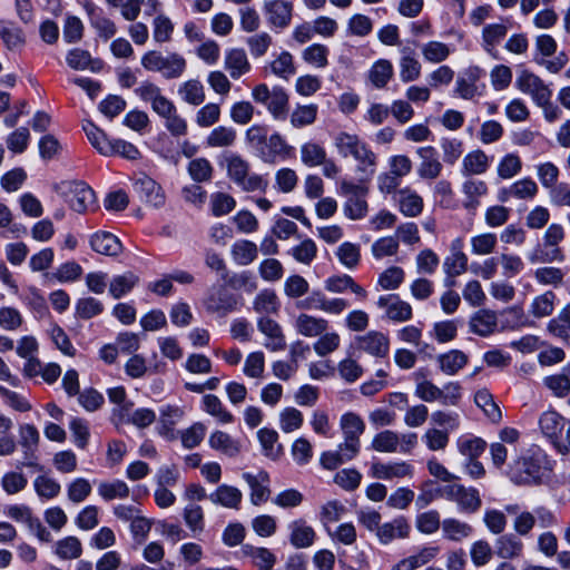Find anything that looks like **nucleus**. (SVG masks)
<instances>
[{"label":"nucleus","instance_id":"1","mask_svg":"<svg viewBox=\"0 0 570 570\" xmlns=\"http://www.w3.org/2000/svg\"><path fill=\"white\" fill-rule=\"evenodd\" d=\"M340 428L344 438L343 442L335 451L323 452L320 459L321 465L326 470H335L352 461L361 450L360 438L365 431L363 419L354 412L344 413L340 420Z\"/></svg>","mask_w":570,"mask_h":570},{"label":"nucleus","instance_id":"2","mask_svg":"<svg viewBox=\"0 0 570 570\" xmlns=\"http://www.w3.org/2000/svg\"><path fill=\"white\" fill-rule=\"evenodd\" d=\"M334 146L342 157L352 156L358 163L357 169L366 176L367 180L374 175L376 155L357 135L341 131L334 137Z\"/></svg>","mask_w":570,"mask_h":570},{"label":"nucleus","instance_id":"3","mask_svg":"<svg viewBox=\"0 0 570 570\" xmlns=\"http://www.w3.org/2000/svg\"><path fill=\"white\" fill-rule=\"evenodd\" d=\"M141 66L148 71L160 72L166 79H176L185 72L187 62L177 52L163 56L159 51L150 50L141 57Z\"/></svg>","mask_w":570,"mask_h":570},{"label":"nucleus","instance_id":"4","mask_svg":"<svg viewBox=\"0 0 570 570\" xmlns=\"http://www.w3.org/2000/svg\"><path fill=\"white\" fill-rule=\"evenodd\" d=\"M228 177L244 191H265L268 183L261 175L249 174V163L239 155L226 158Z\"/></svg>","mask_w":570,"mask_h":570},{"label":"nucleus","instance_id":"5","mask_svg":"<svg viewBox=\"0 0 570 570\" xmlns=\"http://www.w3.org/2000/svg\"><path fill=\"white\" fill-rule=\"evenodd\" d=\"M252 98L265 106L274 119L284 120L287 117L289 98L283 88L269 89L267 85L259 83L253 88Z\"/></svg>","mask_w":570,"mask_h":570},{"label":"nucleus","instance_id":"6","mask_svg":"<svg viewBox=\"0 0 570 570\" xmlns=\"http://www.w3.org/2000/svg\"><path fill=\"white\" fill-rule=\"evenodd\" d=\"M507 475L514 484L532 485L542 482L544 471L537 460L520 458L509 465Z\"/></svg>","mask_w":570,"mask_h":570},{"label":"nucleus","instance_id":"7","mask_svg":"<svg viewBox=\"0 0 570 570\" xmlns=\"http://www.w3.org/2000/svg\"><path fill=\"white\" fill-rule=\"evenodd\" d=\"M564 425V417L554 410H548L539 417L541 433L563 454L568 453L567 446L561 442Z\"/></svg>","mask_w":570,"mask_h":570},{"label":"nucleus","instance_id":"8","mask_svg":"<svg viewBox=\"0 0 570 570\" xmlns=\"http://www.w3.org/2000/svg\"><path fill=\"white\" fill-rule=\"evenodd\" d=\"M515 87L523 94L529 95L533 102H546L547 99H551L552 91L544 81L533 72L522 70L517 79Z\"/></svg>","mask_w":570,"mask_h":570},{"label":"nucleus","instance_id":"9","mask_svg":"<svg viewBox=\"0 0 570 570\" xmlns=\"http://www.w3.org/2000/svg\"><path fill=\"white\" fill-rule=\"evenodd\" d=\"M484 76V70L478 66H470L462 70L455 81L454 92L462 99L471 100L482 95L484 86L478 82Z\"/></svg>","mask_w":570,"mask_h":570},{"label":"nucleus","instance_id":"10","mask_svg":"<svg viewBox=\"0 0 570 570\" xmlns=\"http://www.w3.org/2000/svg\"><path fill=\"white\" fill-rule=\"evenodd\" d=\"M263 11L273 30H284L292 22L293 3L286 0H267L264 2Z\"/></svg>","mask_w":570,"mask_h":570},{"label":"nucleus","instance_id":"11","mask_svg":"<svg viewBox=\"0 0 570 570\" xmlns=\"http://www.w3.org/2000/svg\"><path fill=\"white\" fill-rule=\"evenodd\" d=\"M66 187L69 205L75 212L82 214L95 205V193L85 181H68Z\"/></svg>","mask_w":570,"mask_h":570},{"label":"nucleus","instance_id":"12","mask_svg":"<svg viewBox=\"0 0 570 570\" xmlns=\"http://www.w3.org/2000/svg\"><path fill=\"white\" fill-rule=\"evenodd\" d=\"M204 306L208 313L224 317L236 309L237 299L224 287H217L205 298Z\"/></svg>","mask_w":570,"mask_h":570},{"label":"nucleus","instance_id":"13","mask_svg":"<svg viewBox=\"0 0 570 570\" xmlns=\"http://www.w3.org/2000/svg\"><path fill=\"white\" fill-rule=\"evenodd\" d=\"M377 306L384 309L385 316L393 322H406L413 316L412 306L396 294L380 296Z\"/></svg>","mask_w":570,"mask_h":570},{"label":"nucleus","instance_id":"14","mask_svg":"<svg viewBox=\"0 0 570 570\" xmlns=\"http://www.w3.org/2000/svg\"><path fill=\"white\" fill-rule=\"evenodd\" d=\"M257 328L265 336L264 346L278 352L286 348V338L282 326L269 316H261L257 320Z\"/></svg>","mask_w":570,"mask_h":570},{"label":"nucleus","instance_id":"15","mask_svg":"<svg viewBox=\"0 0 570 570\" xmlns=\"http://www.w3.org/2000/svg\"><path fill=\"white\" fill-rule=\"evenodd\" d=\"M371 475L381 480L412 479L414 468L405 461L374 462L371 466Z\"/></svg>","mask_w":570,"mask_h":570},{"label":"nucleus","instance_id":"16","mask_svg":"<svg viewBox=\"0 0 570 570\" xmlns=\"http://www.w3.org/2000/svg\"><path fill=\"white\" fill-rule=\"evenodd\" d=\"M357 348L374 357H385L390 351V340L382 332L370 331L356 337Z\"/></svg>","mask_w":570,"mask_h":570},{"label":"nucleus","instance_id":"17","mask_svg":"<svg viewBox=\"0 0 570 570\" xmlns=\"http://www.w3.org/2000/svg\"><path fill=\"white\" fill-rule=\"evenodd\" d=\"M416 154L421 159L417 175L423 179H435L442 171V164L439 160L438 151L432 146L419 147Z\"/></svg>","mask_w":570,"mask_h":570},{"label":"nucleus","instance_id":"18","mask_svg":"<svg viewBox=\"0 0 570 570\" xmlns=\"http://www.w3.org/2000/svg\"><path fill=\"white\" fill-rule=\"evenodd\" d=\"M243 479L247 482L250 489V502L254 505L265 503L271 494L269 490V475L265 471H259L257 474L249 472L243 473Z\"/></svg>","mask_w":570,"mask_h":570},{"label":"nucleus","instance_id":"19","mask_svg":"<svg viewBox=\"0 0 570 570\" xmlns=\"http://www.w3.org/2000/svg\"><path fill=\"white\" fill-rule=\"evenodd\" d=\"M134 189L146 203L154 207H159L165 203L161 187L147 175H140L135 179Z\"/></svg>","mask_w":570,"mask_h":570},{"label":"nucleus","instance_id":"20","mask_svg":"<svg viewBox=\"0 0 570 570\" xmlns=\"http://www.w3.org/2000/svg\"><path fill=\"white\" fill-rule=\"evenodd\" d=\"M490 166L491 157L482 149H474L463 157L460 171L463 177L481 176L489 170Z\"/></svg>","mask_w":570,"mask_h":570},{"label":"nucleus","instance_id":"21","mask_svg":"<svg viewBox=\"0 0 570 570\" xmlns=\"http://www.w3.org/2000/svg\"><path fill=\"white\" fill-rule=\"evenodd\" d=\"M465 180L462 183V193L465 197L463 207L466 210H475L480 204L481 198L487 196L489 193L488 184L484 180L476 179L473 177H464Z\"/></svg>","mask_w":570,"mask_h":570},{"label":"nucleus","instance_id":"22","mask_svg":"<svg viewBox=\"0 0 570 570\" xmlns=\"http://www.w3.org/2000/svg\"><path fill=\"white\" fill-rule=\"evenodd\" d=\"M411 525L405 517H396L390 522L381 524L377 529V539L381 543L387 544L395 539H405L410 535Z\"/></svg>","mask_w":570,"mask_h":570},{"label":"nucleus","instance_id":"23","mask_svg":"<svg viewBox=\"0 0 570 570\" xmlns=\"http://www.w3.org/2000/svg\"><path fill=\"white\" fill-rule=\"evenodd\" d=\"M469 327L473 334L483 337L489 336L498 327V315L491 309H479L470 317Z\"/></svg>","mask_w":570,"mask_h":570},{"label":"nucleus","instance_id":"24","mask_svg":"<svg viewBox=\"0 0 570 570\" xmlns=\"http://www.w3.org/2000/svg\"><path fill=\"white\" fill-rule=\"evenodd\" d=\"M523 550L524 544L517 533H502L494 542L495 554L504 560L520 558Z\"/></svg>","mask_w":570,"mask_h":570},{"label":"nucleus","instance_id":"25","mask_svg":"<svg viewBox=\"0 0 570 570\" xmlns=\"http://www.w3.org/2000/svg\"><path fill=\"white\" fill-rule=\"evenodd\" d=\"M296 332L305 337H316L328 328V321L306 313H301L294 321Z\"/></svg>","mask_w":570,"mask_h":570},{"label":"nucleus","instance_id":"26","mask_svg":"<svg viewBox=\"0 0 570 570\" xmlns=\"http://www.w3.org/2000/svg\"><path fill=\"white\" fill-rule=\"evenodd\" d=\"M208 444L213 450L228 458H236L242 450L239 440L220 430H216L209 435Z\"/></svg>","mask_w":570,"mask_h":570},{"label":"nucleus","instance_id":"27","mask_svg":"<svg viewBox=\"0 0 570 570\" xmlns=\"http://www.w3.org/2000/svg\"><path fill=\"white\" fill-rule=\"evenodd\" d=\"M289 542L296 549H305L313 546L316 533L307 525L306 521L299 519L288 524Z\"/></svg>","mask_w":570,"mask_h":570},{"label":"nucleus","instance_id":"28","mask_svg":"<svg viewBox=\"0 0 570 570\" xmlns=\"http://www.w3.org/2000/svg\"><path fill=\"white\" fill-rule=\"evenodd\" d=\"M400 78L403 82H412L420 78L422 66L410 47L400 50Z\"/></svg>","mask_w":570,"mask_h":570},{"label":"nucleus","instance_id":"29","mask_svg":"<svg viewBox=\"0 0 570 570\" xmlns=\"http://www.w3.org/2000/svg\"><path fill=\"white\" fill-rule=\"evenodd\" d=\"M208 498L214 504H218L227 509L239 510L243 493L236 487L220 484L209 494Z\"/></svg>","mask_w":570,"mask_h":570},{"label":"nucleus","instance_id":"30","mask_svg":"<svg viewBox=\"0 0 570 570\" xmlns=\"http://www.w3.org/2000/svg\"><path fill=\"white\" fill-rule=\"evenodd\" d=\"M224 67L233 79H238L250 70V63L244 49H229L225 53Z\"/></svg>","mask_w":570,"mask_h":570},{"label":"nucleus","instance_id":"31","mask_svg":"<svg viewBox=\"0 0 570 570\" xmlns=\"http://www.w3.org/2000/svg\"><path fill=\"white\" fill-rule=\"evenodd\" d=\"M292 149V146L278 132H274L267 137L264 150H261V159L265 163H274L277 157L289 156Z\"/></svg>","mask_w":570,"mask_h":570},{"label":"nucleus","instance_id":"32","mask_svg":"<svg viewBox=\"0 0 570 570\" xmlns=\"http://www.w3.org/2000/svg\"><path fill=\"white\" fill-rule=\"evenodd\" d=\"M242 552L250 559L257 570H274L276 556L269 549L247 543L242 547Z\"/></svg>","mask_w":570,"mask_h":570},{"label":"nucleus","instance_id":"33","mask_svg":"<svg viewBox=\"0 0 570 570\" xmlns=\"http://www.w3.org/2000/svg\"><path fill=\"white\" fill-rule=\"evenodd\" d=\"M91 248L101 255L117 256L121 253V243L108 232L95 233L90 238Z\"/></svg>","mask_w":570,"mask_h":570},{"label":"nucleus","instance_id":"34","mask_svg":"<svg viewBox=\"0 0 570 570\" xmlns=\"http://www.w3.org/2000/svg\"><path fill=\"white\" fill-rule=\"evenodd\" d=\"M85 9L90 17L91 26L97 30L100 38L110 39L117 32V27L112 20L98 12L96 6L91 2L85 4Z\"/></svg>","mask_w":570,"mask_h":570},{"label":"nucleus","instance_id":"35","mask_svg":"<svg viewBox=\"0 0 570 570\" xmlns=\"http://www.w3.org/2000/svg\"><path fill=\"white\" fill-rule=\"evenodd\" d=\"M393 65L387 59L376 60L367 72V79L375 89H383L393 78Z\"/></svg>","mask_w":570,"mask_h":570},{"label":"nucleus","instance_id":"36","mask_svg":"<svg viewBox=\"0 0 570 570\" xmlns=\"http://www.w3.org/2000/svg\"><path fill=\"white\" fill-rule=\"evenodd\" d=\"M400 210L407 217H416L423 210V199L413 189L405 187L397 191Z\"/></svg>","mask_w":570,"mask_h":570},{"label":"nucleus","instance_id":"37","mask_svg":"<svg viewBox=\"0 0 570 570\" xmlns=\"http://www.w3.org/2000/svg\"><path fill=\"white\" fill-rule=\"evenodd\" d=\"M508 27L504 23H490L482 29V48L497 58V46L505 38Z\"/></svg>","mask_w":570,"mask_h":570},{"label":"nucleus","instance_id":"38","mask_svg":"<svg viewBox=\"0 0 570 570\" xmlns=\"http://www.w3.org/2000/svg\"><path fill=\"white\" fill-rule=\"evenodd\" d=\"M202 407L220 424H230L235 420L234 415L226 409L220 399L214 394L203 396Z\"/></svg>","mask_w":570,"mask_h":570},{"label":"nucleus","instance_id":"39","mask_svg":"<svg viewBox=\"0 0 570 570\" xmlns=\"http://www.w3.org/2000/svg\"><path fill=\"white\" fill-rule=\"evenodd\" d=\"M440 370L446 375H454L468 364V355L460 350H451L436 358Z\"/></svg>","mask_w":570,"mask_h":570},{"label":"nucleus","instance_id":"40","mask_svg":"<svg viewBox=\"0 0 570 570\" xmlns=\"http://www.w3.org/2000/svg\"><path fill=\"white\" fill-rule=\"evenodd\" d=\"M184 416V410L176 405H165L160 409L159 434L174 438V428Z\"/></svg>","mask_w":570,"mask_h":570},{"label":"nucleus","instance_id":"41","mask_svg":"<svg viewBox=\"0 0 570 570\" xmlns=\"http://www.w3.org/2000/svg\"><path fill=\"white\" fill-rule=\"evenodd\" d=\"M237 138V132L233 127L217 126L210 130L205 139V144L210 148L232 147Z\"/></svg>","mask_w":570,"mask_h":570},{"label":"nucleus","instance_id":"42","mask_svg":"<svg viewBox=\"0 0 570 570\" xmlns=\"http://www.w3.org/2000/svg\"><path fill=\"white\" fill-rule=\"evenodd\" d=\"M547 331L554 337L568 341L570 338V303L560 309L558 315L547 324Z\"/></svg>","mask_w":570,"mask_h":570},{"label":"nucleus","instance_id":"43","mask_svg":"<svg viewBox=\"0 0 570 570\" xmlns=\"http://www.w3.org/2000/svg\"><path fill=\"white\" fill-rule=\"evenodd\" d=\"M181 100L191 106H200L205 99V89L198 79H189L178 87Z\"/></svg>","mask_w":570,"mask_h":570},{"label":"nucleus","instance_id":"44","mask_svg":"<svg viewBox=\"0 0 570 570\" xmlns=\"http://www.w3.org/2000/svg\"><path fill=\"white\" fill-rule=\"evenodd\" d=\"M230 254L237 265L246 266L257 258L258 248L254 242L240 239L232 245Z\"/></svg>","mask_w":570,"mask_h":570},{"label":"nucleus","instance_id":"45","mask_svg":"<svg viewBox=\"0 0 570 570\" xmlns=\"http://www.w3.org/2000/svg\"><path fill=\"white\" fill-rule=\"evenodd\" d=\"M139 283V276L132 272H126L122 275H116L109 283V294L119 299L130 293Z\"/></svg>","mask_w":570,"mask_h":570},{"label":"nucleus","instance_id":"46","mask_svg":"<svg viewBox=\"0 0 570 570\" xmlns=\"http://www.w3.org/2000/svg\"><path fill=\"white\" fill-rule=\"evenodd\" d=\"M253 309L262 316L277 314L279 301L273 289L261 291L253 301Z\"/></svg>","mask_w":570,"mask_h":570},{"label":"nucleus","instance_id":"47","mask_svg":"<svg viewBox=\"0 0 570 570\" xmlns=\"http://www.w3.org/2000/svg\"><path fill=\"white\" fill-rule=\"evenodd\" d=\"M556 301L557 295L552 291H547L532 299L529 313L535 318L548 317L554 311Z\"/></svg>","mask_w":570,"mask_h":570},{"label":"nucleus","instance_id":"48","mask_svg":"<svg viewBox=\"0 0 570 570\" xmlns=\"http://www.w3.org/2000/svg\"><path fill=\"white\" fill-rule=\"evenodd\" d=\"M456 448L466 460L478 459L484 452L487 442L479 436L461 435L456 440Z\"/></svg>","mask_w":570,"mask_h":570},{"label":"nucleus","instance_id":"49","mask_svg":"<svg viewBox=\"0 0 570 570\" xmlns=\"http://www.w3.org/2000/svg\"><path fill=\"white\" fill-rule=\"evenodd\" d=\"M299 153L302 163L307 167H318L327 157L325 148L315 141L304 142Z\"/></svg>","mask_w":570,"mask_h":570},{"label":"nucleus","instance_id":"50","mask_svg":"<svg viewBox=\"0 0 570 570\" xmlns=\"http://www.w3.org/2000/svg\"><path fill=\"white\" fill-rule=\"evenodd\" d=\"M441 527L444 538L451 541H461L470 537L473 531L469 523L454 518L444 519Z\"/></svg>","mask_w":570,"mask_h":570},{"label":"nucleus","instance_id":"51","mask_svg":"<svg viewBox=\"0 0 570 570\" xmlns=\"http://www.w3.org/2000/svg\"><path fill=\"white\" fill-rule=\"evenodd\" d=\"M475 404L484 412V414L494 423L502 419L499 405L494 402L492 394L487 390H479L474 395Z\"/></svg>","mask_w":570,"mask_h":570},{"label":"nucleus","instance_id":"52","mask_svg":"<svg viewBox=\"0 0 570 570\" xmlns=\"http://www.w3.org/2000/svg\"><path fill=\"white\" fill-rule=\"evenodd\" d=\"M257 438L262 445L264 455L273 460L281 455L283 448L277 443L278 434L275 430L263 428L257 432Z\"/></svg>","mask_w":570,"mask_h":570},{"label":"nucleus","instance_id":"53","mask_svg":"<svg viewBox=\"0 0 570 570\" xmlns=\"http://www.w3.org/2000/svg\"><path fill=\"white\" fill-rule=\"evenodd\" d=\"M66 61L75 70H85L90 68L92 71L100 69V62L92 60L90 53L80 48H75L67 53Z\"/></svg>","mask_w":570,"mask_h":570},{"label":"nucleus","instance_id":"54","mask_svg":"<svg viewBox=\"0 0 570 570\" xmlns=\"http://www.w3.org/2000/svg\"><path fill=\"white\" fill-rule=\"evenodd\" d=\"M400 435L392 430L377 433L371 443V448L381 453H394L399 450Z\"/></svg>","mask_w":570,"mask_h":570},{"label":"nucleus","instance_id":"55","mask_svg":"<svg viewBox=\"0 0 570 570\" xmlns=\"http://www.w3.org/2000/svg\"><path fill=\"white\" fill-rule=\"evenodd\" d=\"M471 252L478 256L492 254L498 245V237L493 233H482L471 237Z\"/></svg>","mask_w":570,"mask_h":570},{"label":"nucleus","instance_id":"56","mask_svg":"<svg viewBox=\"0 0 570 570\" xmlns=\"http://www.w3.org/2000/svg\"><path fill=\"white\" fill-rule=\"evenodd\" d=\"M83 130L90 144L104 156H108L111 153L110 139L107 138L105 132L99 129L91 121H87L83 125Z\"/></svg>","mask_w":570,"mask_h":570},{"label":"nucleus","instance_id":"57","mask_svg":"<svg viewBox=\"0 0 570 570\" xmlns=\"http://www.w3.org/2000/svg\"><path fill=\"white\" fill-rule=\"evenodd\" d=\"M183 518L187 528L193 533H200L205 528V517L203 508L194 502L188 503L183 511Z\"/></svg>","mask_w":570,"mask_h":570},{"label":"nucleus","instance_id":"58","mask_svg":"<svg viewBox=\"0 0 570 570\" xmlns=\"http://www.w3.org/2000/svg\"><path fill=\"white\" fill-rule=\"evenodd\" d=\"M130 490L122 480H114L112 482H101L98 485V494L106 501L115 499H126L129 497Z\"/></svg>","mask_w":570,"mask_h":570},{"label":"nucleus","instance_id":"59","mask_svg":"<svg viewBox=\"0 0 570 570\" xmlns=\"http://www.w3.org/2000/svg\"><path fill=\"white\" fill-rule=\"evenodd\" d=\"M425 61L440 63L448 59L451 53L450 47L441 41H429L421 48Z\"/></svg>","mask_w":570,"mask_h":570},{"label":"nucleus","instance_id":"60","mask_svg":"<svg viewBox=\"0 0 570 570\" xmlns=\"http://www.w3.org/2000/svg\"><path fill=\"white\" fill-rule=\"evenodd\" d=\"M522 169V161L519 155L510 153L504 155L497 166V174L501 179H511Z\"/></svg>","mask_w":570,"mask_h":570},{"label":"nucleus","instance_id":"61","mask_svg":"<svg viewBox=\"0 0 570 570\" xmlns=\"http://www.w3.org/2000/svg\"><path fill=\"white\" fill-rule=\"evenodd\" d=\"M220 115V106L215 102H208L196 111L195 122L200 128H209L219 121Z\"/></svg>","mask_w":570,"mask_h":570},{"label":"nucleus","instance_id":"62","mask_svg":"<svg viewBox=\"0 0 570 570\" xmlns=\"http://www.w3.org/2000/svg\"><path fill=\"white\" fill-rule=\"evenodd\" d=\"M56 554L63 560L77 559L82 553V546L78 538L67 537L56 543Z\"/></svg>","mask_w":570,"mask_h":570},{"label":"nucleus","instance_id":"63","mask_svg":"<svg viewBox=\"0 0 570 570\" xmlns=\"http://www.w3.org/2000/svg\"><path fill=\"white\" fill-rule=\"evenodd\" d=\"M318 107L314 104L297 106L291 115V124L295 128H303L315 122Z\"/></svg>","mask_w":570,"mask_h":570},{"label":"nucleus","instance_id":"64","mask_svg":"<svg viewBox=\"0 0 570 570\" xmlns=\"http://www.w3.org/2000/svg\"><path fill=\"white\" fill-rule=\"evenodd\" d=\"M288 254L298 263L309 265L317 255V246L311 238H306L298 245L292 247Z\"/></svg>","mask_w":570,"mask_h":570}]
</instances>
